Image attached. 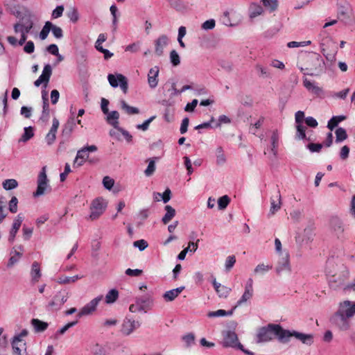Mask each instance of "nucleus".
<instances>
[{
	"label": "nucleus",
	"mask_w": 355,
	"mask_h": 355,
	"mask_svg": "<svg viewBox=\"0 0 355 355\" xmlns=\"http://www.w3.org/2000/svg\"><path fill=\"white\" fill-rule=\"evenodd\" d=\"M354 315L355 302L346 300L338 304V309L330 318V321L340 331H347L351 328L350 318Z\"/></svg>",
	"instance_id": "obj_1"
},
{
	"label": "nucleus",
	"mask_w": 355,
	"mask_h": 355,
	"mask_svg": "<svg viewBox=\"0 0 355 355\" xmlns=\"http://www.w3.org/2000/svg\"><path fill=\"white\" fill-rule=\"evenodd\" d=\"M310 66L306 68L305 75L318 76L324 73L326 70V63L318 53H313L309 58Z\"/></svg>",
	"instance_id": "obj_2"
},
{
	"label": "nucleus",
	"mask_w": 355,
	"mask_h": 355,
	"mask_svg": "<svg viewBox=\"0 0 355 355\" xmlns=\"http://www.w3.org/2000/svg\"><path fill=\"white\" fill-rule=\"evenodd\" d=\"M349 277L347 271L334 272L331 270L327 268V278L329 285L333 290L343 288L347 285L345 284Z\"/></svg>",
	"instance_id": "obj_3"
},
{
	"label": "nucleus",
	"mask_w": 355,
	"mask_h": 355,
	"mask_svg": "<svg viewBox=\"0 0 355 355\" xmlns=\"http://www.w3.org/2000/svg\"><path fill=\"white\" fill-rule=\"evenodd\" d=\"M34 25L32 15L27 12L19 19V21L14 24L13 28L16 34L26 35L31 32Z\"/></svg>",
	"instance_id": "obj_4"
},
{
	"label": "nucleus",
	"mask_w": 355,
	"mask_h": 355,
	"mask_svg": "<svg viewBox=\"0 0 355 355\" xmlns=\"http://www.w3.org/2000/svg\"><path fill=\"white\" fill-rule=\"evenodd\" d=\"M107 202L103 198L94 199L90 205V214L89 218L92 220L98 219L105 211Z\"/></svg>",
	"instance_id": "obj_5"
},
{
	"label": "nucleus",
	"mask_w": 355,
	"mask_h": 355,
	"mask_svg": "<svg viewBox=\"0 0 355 355\" xmlns=\"http://www.w3.org/2000/svg\"><path fill=\"white\" fill-rule=\"evenodd\" d=\"M140 327V321L135 320L132 317L126 316L120 326L119 331L123 336H128L132 334Z\"/></svg>",
	"instance_id": "obj_6"
},
{
	"label": "nucleus",
	"mask_w": 355,
	"mask_h": 355,
	"mask_svg": "<svg viewBox=\"0 0 355 355\" xmlns=\"http://www.w3.org/2000/svg\"><path fill=\"white\" fill-rule=\"evenodd\" d=\"M314 230L315 227L313 225H307L301 232L297 234L295 236L296 243L300 246L311 243L315 236Z\"/></svg>",
	"instance_id": "obj_7"
},
{
	"label": "nucleus",
	"mask_w": 355,
	"mask_h": 355,
	"mask_svg": "<svg viewBox=\"0 0 355 355\" xmlns=\"http://www.w3.org/2000/svg\"><path fill=\"white\" fill-rule=\"evenodd\" d=\"M222 344L225 347L238 348L245 352L243 345L239 342L238 336L234 331L227 330L223 331Z\"/></svg>",
	"instance_id": "obj_8"
},
{
	"label": "nucleus",
	"mask_w": 355,
	"mask_h": 355,
	"mask_svg": "<svg viewBox=\"0 0 355 355\" xmlns=\"http://www.w3.org/2000/svg\"><path fill=\"white\" fill-rule=\"evenodd\" d=\"M46 175V166H44L40 172L37 178V187L36 191L33 193L35 197H39L45 193L49 188Z\"/></svg>",
	"instance_id": "obj_9"
},
{
	"label": "nucleus",
	"mask_w": 355,
	"mask_h": 355,
	"mask_svg": "<svg viewBox=\"0 0 355 355\" xmlns=\"http://www.w3.org/2000/svg\"><path fill=\"white\" fill-rule=\"evenodd\" d=\"M253 295V279L252 278H249L245 284L244 292L240 299L237 301L234 309L246 304L252 298Z\"/></svg>",
	"instance_id": "obj_10"
},
{
	"label": "nucleus",
	"mask_w": 355,
	"mask_h": 355,
	"mask_svg": "<svg viewBox=\"0 0 355 355\" xmlns=\"http://www.w3.org/2000/svg\"><path fill=\"white\" fill-rule=\"evenodd\" d=\"M275 336V324H268L267 327L261 328L257 333V338L258 343L268 342Z\"/></svg>",
	"instance_id": "obj_11"
},
{
	"label": "nucleus",
	"mask_w": 355,
	"mask_h": 355,
	"mask_svg": "<svg viewBox=\"0 0 355 355\" xmlns=\"http://www.w3.org/2000/svg\"><path fill=\"white\" fill-rule=\"evenodd\" d=\"M103 296L101 295L92 299L79 311L78 313L77 314V317L80 318L83 316L92 314L96 310L97 306L103 300Z\"/></svg>",
	"instance_id": "obj_12"
},
{
	"label": "nucleus",
	"mask_w": 355,
	"mask_h": 355,
	"mask_svg": "<svg viewBox=\"0 0 355 355\" xmlns=\"http://www.w3.org/2000/svg\"><path fill=\"white\" fill-rule=\"evenodd\" d=\"M97 149L96 146L91 145L78 150L74 160V165L77 164L78 166H82L89 159V153L95 152Z\"/></svg>",
	"instance_id": "obj_13"
},
{
	"label": "nucleus",
	"mask_w": 355,
	"mask_h": 355,
	"mask_svg": "<svg viewBox=\"0 0 355 355\" xmlns=\"http://www.w3.org/2000/svg\"><path fill=\"white\" fill-rule=\"evenodd\" d=\"M107 80L110 85L112 87H117L120 86L121 89L124 93L127 92L128 90V81L126 78L120 73L116 75L109 74L107 76Z\"/></svg>",
	"instance_id": "obj_14"
},
{
	"label": "nucleus",
	"mask_w": 355,
	"mask_h": 355,
	"mask_svg": "<svg viewBox=\"0 0 355 355\" xmlns=\"http://www.w3.org/2000/svg\"><path fill=\"white\" fill-rule=\"evenodd\" d=\"M275 270L277 274H281L283 272H290L291 271L288 253H284L278 256Z\"/></svg>",
	"instance_id": "obj_15"
},
{
	"label": "nucleus",
	"mask_w": 355,
	"mask_h": 355,
	"mask_svg": "<svg viewBox=\"0 0 355 355\" xmlns=\"http://www.w3.org/2000/svg\"><path fill=\"white\" fill-rule=\"evenodd\" d=\"M303 85L304 87L313 95L319 98H324L325 92L319 87L315 82L311 81L306 78L303 79Z\"/></svg>",
	"instance_id": "obj_16"
},
{
	"label": "nucleus",
	"mask_w": 355,
	"mask_h": 355,
	"mask_svg": "<svg viewBox=\"0 0 355 355\" xmlns=\"http://www.w3.org/2000/svg\"><path fill=\"white\" fill-rule=\"evenodd\" d=\"M331 230L337 236L340 237L345 231V225L343 220L338 216H332L329 220Z\"/></svg>",
	"instance_id": "obj_17"
},
{
	"label": "nucleus",
	"mask_w": 355,
	"mask_h": 355,
	"mask_svg": "<svg viewBox=\"0 0 355 355\" xmlns=\"http://www.w3.org/2000/svg\"><path fill=\"white\" fill-rule=\"evenodd\" d=\"M304 112H296L295 114V122L297 129V138L298 139H303L306 137L305 129L306 127L304 125Z\"/></svg>",
	"instance_id": "obj_18"
},
{
	"label": "nucleus",
	"mask_w": 355,
	"mask_h": 355,
	"mask_svg": "<svg viewBox=\"0 0 355 355\" xmlns=\"http://www.w3.org/2000/svg\"><path fill=\"white\" fill-rule=\"evenodd\" d=\"M24 247L21 245L13 247L10 252V257L8 260L7 266L8 268H12L15 264H16L22 257Z\"/></svg>",
	"instance_id": "obj_19"
},
{
	"label": "nucleus",
	"mask_w": 355,
	"mask_h": 355,
	"mask_svg": "<svg viewBox=\"0 0 355 355\" xmlns=\"http://www.w3.org/2000/svg\"><path fill=\"white\" fill-rule=\"evenodd\" d=\"M69 293L66 290L59 291L53 297L52 301L49 303V306L55 308H60L68 300Z\"/></svg>",
	"instance_id": "obj_20"
},
{
	"label": "nucleus",
	"mask_w": 355,
	"mask_h": 355,
	"mask_svg": "<svg viewBox=\"0 0 355 355\" xmlns=\"http://www.w3.org/2000/svg\"><path fill=\"white\" fill-rule=\"evenodd\" d=\"M52 73V69L50 64H46L44 67L42 74L40 77L35 81L34 85L35 87H39L40 85L44 84V87H46L50 77Z\"/></svg>",
	"instance_id": "obj_21"
},
{
	"label": "nucleus",
	"mask_w": 355,
	"mask_h": 355,
	"mask_svg": "<svg viewBox=\"0 0 355 355\" xmlns=\"http://www.w3.org/2000/svg\"><path fill=\"white\" fill-rule=\"evenodd\" d=\"M12 347L14 355H27L26 343L24 340H19L17 338H13Z\"/></svg>",
	"instance_id": "obj_22"
},
{
	"label": "nucleus",
	"mask_w": 355,
	"mask_h": 355,
	"mask_svg": "<svg viewBox=\"0 0 355 355\" xmlns=\"http://www.w3.org/2000/svg\"><path fill=\"white\" fill-rule=\"evenodd\" d=\"M136 300L140 306H141L144 313L150 310L154 305V299L150 294L137 297Z\"/></svg>",
	"instance_id": "obj_23"
},
{
	"label": "nucleus",
	"mask_w": 355,
	"mask_h": 355,
	"mask_svg": "<svg viewBox=\"0 0 355 355\" xmlns=\"http://www.w3.org/2000/svg\"><path fill=\"white\" fill-rule=\"evenodd\" d=\"M168 37L166 35H161L155 41V53L160 56L163 54L164 49L168 44Z\"/></svg>",
	"instance_id": "obj_24"
},
{
	"label": "nucleus",
	"mask_w": 355,
	"mask_h": 355,
	"mask_svg": "<svg viewBox=\"0 0 355 355\" xmlns=\"http://www.w3.org/2000/svg\"><path fill=\"white\" fill-rule=\"evenodd\" d=\"M59 124L60 123L58 120L54 118L53 120L51 128L49 132L46 134L44 139L45 142L47 144V145L51 146L55 142Z\"/></svg>",
	"instance_id": "obj_25"
},
{
	"label": "nucleus",
	"mask_w": 355,
	"mask_h": 355,
	"mask_svg": "<svg viewBox=\"0 0 355 355\" xmlns=\"http://www.w3.org/2000/svg\"><path fill=\"white\" fill-rule=\"evenodd\" d=\"M295 331L284 329L281 326L275 324V336L282 343H287L291 337H293Z\"/></svg>",
	"instance_id": "obj_26"
},
{
	"label": "nucleus",
	"mask_w": 355,
	"mask_h": 355,
	"mask_svg": "<svg viewBox=\"0 0 355 355\" xmlns=\"http://www.w3.org/2000/svg\"><path fill=\"white\" fill-rule=\"evenodd\" d=\"M24 220V216L21 214H18L14 219L12 228L10 231L9 241L13 242L15 236L20 228V226Z\"/></svg>",
	"instance_id": "obj_27"
},
{
	"label": "nucleus",
	"mask_w": 355,
	"mask_h": 355,
	"mask_svg": "<svg viewBox=\"0 0 355 355\" xmlns=\"http://www.w3.org/2000/svg\"><path fill=\"white\" fill-rule=\"evenodd\" d=\"M212 284L214 288L218 294V297L220 298H226L230 295L231 292V288L222 285L220 283L216 282V279H214L212 282Z\"/></svg>",
	"instance_id": "obj_28"
},
{
	"label": "nucleus",
	"mask_w": 355,
	"mask_h": 355,
	"mask_svg": "<svg viewBox=\"0 0 355 355\" xmlns=\"http://www.w3.org/2000/svg\"><path fill=\"white\" fill-rule=\"evenodd\" d=\"M105 120L114 128L118 130L119 127V112H104Z\"/></svg>",
	"instance_id": "obj_29"
},
{
	"label": "nucleus",
	"mask_w": 355,
	"mask_h": 355,
	"mask_svg": "<svg viewBox=\"0 0 355 355\" xmlns=\"http://www.w3.org/2000/svg\"><path fill=\"white\" fill-rule=\"evenodd\" d=\"M159 69L157 66H155L149 70L148 74V83L150 88H155L157 86Z\"/></svg>",
	"instance_id": "obj_30"
},
{
	"label": "nucleus",
	"mask_w": 355,
	"mask_h": 355,
	"mask_svg": "<svg viewBox=\"0 0 355 355\" xmlns=\"http://www.w3.org/2000/svg\"><path fill=\"white\" fill-rule=\"evenodd\" d=\"M30 274L31 277V282L35 284L39 282L42 277V272L40 265L37 261H34L32 263Z\"/></svg>",
	"instance_id": "obj_31"
},
{
	"label": "nucleus",
	"mask_w": 355,
	"mask_h": 355,
	"mask_svg": "<svg viewBox=\"0 0 355 355\" xmlns=\"http://www.w3.org/2000/svg\"><path fill=\"white\" fill-rule=\"evenodd\" d=\"M281 205V195L279 191H278L275 196H272L270 198V214L274 215L279 209H280Z\"/></svg>",
	"instance_id": "obj_32"
},
{
	"label": "nucleus",
	"mask_w": 355,
	"mask_h": 355,
	"mask_svg": "<svg viewBox=\"0 0 355 355\" xmlns=\"http://www.w3.org/2000/svg\"><path fill=\"white\" fill-rule=\"evenodd\" d=\"M263 12L264 10L261 6L256 3H250L248 9V15L251 19L263 15Z\"/></svg>",
	"instance_id": "obj_33"
},
{
	"label": "nucleus",
	"mask_w": 355,
	"mask_h": 355,
	"mask_svg": "<svg viewBox=\"0 0 355 355\" xmlns=\"http://www.w3.org/2000/svg\"><path fill=\"white\" fill-rule=\"evenodd\" d=\"M184 288V286H181L168 291L164 293L163 298L166 302H172L182 293Z\"/></svg>",
	"instance_id": "obj_34"
},
{
	"label": "nucleus",
	"mask_w": 355,
	"mask_h": 355,
	"mask_svg": "<svg viewBox=\"0 0 355 355\" xmlns=\"http://www.w3.org/2000/svg\"><path fill=\"white\" fill-rule=\"evenodd\" d=\"M293 337L307 345H311L313 342V336L312 334H306L295 331Z\"/></svg>",
	"instance_id": "obj_35"
},
{
	"label": "nucleus",
	"mask_w": 355,
	"mask_h": 355,
	"mask_svg": "<svg viewBox=\"0 0 355 355\" xmlns=\"http://www.w3.org/2000/svg\"><path fill=\"white\" fill-rule=\"evenodd\" d=\"M216 163L217 165L222 166L226 162V156L222 146H218L215 150Z\"/></svg>",
	"instance_id": "obj_36"
},
{
	"label": "nucleus",
	"mask_w": 355,
	"mask_h": 355,
	"mask_svg": "<svg viewBox=\"0 0 355 355\" xmlns=\"http://www.w3.org/2000/svg\"><path fill=\"white\" fill-rule=\"evenodd\" d=\"M165 211H166V214H164V216H163L162 219V221L164 223V224H167L175 216V209L174 208H173L171 205H166L165 206V208H164Z\"/></svg>",
	"instance_id": "obj_37"
},
{
	"label": "nucleus",
	"mask_w": 355,
	"mask_h": 355,
	"mask_svg": "<svg viewBox=\"0 0 355 355\" xmlns=\"http://www.w3.org/2000/svg\"><path fill=\"white\" fill-rule=\"evenodd\" d=\"M171 190L169 189H166L163 193L157 192L153 193V199L157 202L162 199L164 203H166L171 200Z\"/></svg>",
	"instance_id": "obj_38"
},
{
	"label": "nucleus",
	"mask_w": 355,
	"mask_h": 355,
	"mask_svg": "<svg viewBox=\"0 0 355 355\" xmlns=\"http://www.w3.org/2000/svg\"><path fill=\"white\" fill-rule=\"evenodd\" d=\"M81 278L82 277L79 275H74L72 277L60 276L57 278L56 282L60 284H69L75 283L77 280Z\"/></svg>",
	"instance_id": "obj_39"
},
{
	"label": "nucleus",
	"mask_w": 355,
	"mask_h": 355,
	"mask_svg": "<svg viewBox=\"0 0 355 355\" xmlns=\"http://www.w3.org/2000/svg\"><path fill=\"white\" fill-rule=\"evenodd\" d=\"M31 324L36 332L44 331L49 326L47 322H43L39 319H33Z\"/></svg>",
	"instance_id": "obj_40"
},
{
	"label": "nucleus",
	"mask_w": 355,
	"mask_h": 355,
	"mask_svg": "<svg viewBox=\"0 0 355 355\" xmlns=\"http://www.w3.org/2000/svg\"><path fill=\"white\" fill-rule=\"evenodd\" d=\"M346 116L344 115H339L333 116L328 122L327 128L332 130L335 128L340 122L344 121Z\"/></svg>",
	"instance_id": "obj_41"
},
{
	"label": "nucleus",
	"mask_w": 355,
	"mask_h": 355,
	"mask_svg": "<svg viewBox=\"0 0 355 355\" xmlns=\"http://www.w3.org/2000/svg\"><path fill=\"white\" fill-rule=\"evenodd\" d=\"M119 297V292L116 289L110 290L105 295V300L107 304H112Z\"/></svg>",
	"instance_id": "obj_42"
},
{
	"label": "nucleus",
	"mask_w": 355,
	"mask_h": 355,
	"mask_svg": "<svg viewBox=\"0 0 355 355\" xmlns=\"http://www.w3.org/2000/svg\"><path fill=\"white\" fill-rule=\"evenodd\" d=\"M272 266L266 265L263 263L258 264L254 269V273L255 275H264L271 270Z\"/></svg>",
	"instance_id": "obj_43"
},
{
	"label": "nucleus",
	"mask_w": 355,
	"mask_h": 355,
	"mask_svg": "<svg viewBox=\"0 0 355 355\" xmlns=\"http://www.w3.org/2000/svg\"><path fill=\"white\" fill-rule=\"evenodd\" d=\"M261 1L265 8L270 12L276 10L278 7L277 0H262Z\"/></svg>",
	"instance_id": "obj_44"
},
{
	"label": "nucleus",
	"mask_w": 355,
	"mask_h": 355,
	"mask_svg": "<svg viewBox=\"0 0 355 355\" xmlns=\"http://www.w3.org/2000/svg\"><path fill=\"white\" fill-rule=\"evenodd\" d=\"M171 6L177 11L182 12L187 9V6L181 0H167Z\"/></svg>",
	"instance_id": "obj_45"
},
{
	"label": "nucleus",
	"mask_w": 355,
	"mask_h": 355,
	"mask_svg": "<svg viewBox=\"0 0 355 355\" xmlns=\"http://www.w3.org/2000/svg\"><path fill=\"white\" fill-rule=\"evenodd\" d=\"M67 16L69 19V20L73 23L77 22L79 19V14L77 8H76L75 7H71L69 8L68 12H67Z\"/></svg>",
	"instance_id": "obj_46"
},
{
	"label": "nucleus",
	"mask_w": 355,
	"mask_h": 355,
	"mask_svg": "<svg viewBox=\"0 0 355 355\" xmlns=\"http://www.w3.org/2000/svg\"><path fill=\"white\" fill-rule=\"evenodd\" d=\"M190 247H193V252H196L198 249V244H197V243L189 242L188 247L184 248L178 254V259L184 260L185 259L186 254L189 252Z\"/></svg>",
	"instance_id": "obj_47"
},
{
	"label": "nucleus",
	"mask_w": 355,
	"mask_h": 355,
	"mask_svg": "<svg viewBox=\"0 0 355 355\" xmlns=\"http://www.w3.org/2000/svg\"><path fill=\"white\" fill-rule=\"evenodd\" d=\"M53 26V24L50 21H46L44 24V26H43L42 31H40V38L42 40H44L50 31H51V28H52Z\"/></svg>",
	"instance_id": "obj_48"
},
{
	"label": "nucleus",
	"mask_w": 355,
	"mask_h": 355,
	"mask_svg": "<svg viewBox=\"0 0 355 355\" xmlns=\"http://www.w3.org/2000/svg\"><path fill=\"white\" fill-rule=\"evenodd\" d=\"M3 187L6 190H12L17 187L18 182L15 179H7L2 183Z\"/></svg>",
	"instance_id": "obj_49"
},
{
	"label": "nucleus",
	"mask_w": 355,
	"mask_h": 355,
	"mask_svg": "<svg viewBox=\"0 0 355 355\" xmlns=\"http://www.w3.org/2000/svg\"><path fill=\"white\" fill-rule=\"evenodd\" d=\"M156 166L154 159H150L148 160V165L146 169L144 171V174L147 177L151 176L155 171Z\"/></svg>",
	"instance_id": "obj_50"
},
{
	"label": "nucleus",
	"mask_w": 355,
	"mask_h": 355,
	"mask_svg": "<svg viewBox=\"0 0 355 355\" xmlns=\"http://www.w3.org/2000/svg\"><path fill=\"white\" fill-rule=\"evenodd\" d=\"M232 311L227 312L225 310L219 309L215 311H210L207 313L209 318L223 317L232 315Z\"/></svg>",
	"instance_id": "obj_51"
},
{
	"label": "nucleus",
	"mask_w": 355,
	"mask_h": 355,
	"mask_svg": "<svg viewBox=\"0 0 355 355\" xmlns=\"http://www.w3.org/2000/svg\"><path fill=\"white\" fill-rule=\"evenodd\" d=\"M170 61L174 67H177L180 64V57L175 50H172L170 52Z\"/></svg>",
	"instance_id": "obj_52"
},
{
	"label": "nucleus",
	"mask_w": 355,
	"mask_h": 355,
	"mask_svg": "<svg viewBox=\"0 0 355 355\" xmlns=\"http://www.w3.org/2000/svg\"><path fill=\"white\" fill-rule=\"evenodd\" d=\"M34 135L33 128L29 127L24 128V132L21 136V138L20 139V141L23 142H26L28 141L30 139H31Z\"/></svg>",
	"instance_id": "obj_53"
},
{
	"label": "nucleus",
	"mask_w": 355,
	"mask_h": 355,
	"mask_svg": "<svg viewBox=\"0 0 355 355\" xmlns=\"http://www.w3.org/2000/svg\"><path fill=\"white\" fill-rule=\"evenodd\" d=\"M336 141L341 142L347 137V132L344 128H339L336 130Z\"/></svg>",
	"instance_id": "obj_54"
},
{
	"label": "nucleus",
	"mask_w": 355,
	"mask_h": 355,
	"mask_svg": "<svg viewBox=\"0 0 355 355\" xmlns=\"http://www.w3.org/2000/svg\"><path fill=\"white\" fill-rule=\"evenodd\" d=\"M182 340L187 347H191L195 343V336L193 334H188L182 337Z\"/></svg>",
	"instance_id": "obj_55"
},
{
	"label": "nucleus",
	"mask_w": 355,
	"mask_h": 355,
	"mask_svg": "<svg viewBox=\"0 0 355 355\" xmlns=\"http://www.w3.org/2000/svg\"><path fill=\"white\" fill-rule=\"evenodd\" d=\"M230 198L226 195L219 198L218 200V209H225L227 207L228 204L230 203Z\"/></svg>",
	"instance_id": "obj_56"
},
{
	"label": "nucleus",
	"mask_w": 355,
	"mask_h": 355,
	"mask_svg": "<svg viewBox=\"0 0 355 355\" xmlns=\"http://www.w3.org/2000/svg\"><path fill=\"white\" fill-rule=\"evenodd\" d=\"M141 43L140 42H136L132 43L125 46V51L132 53H137L140 49Z\"/></svg>",
	"instance_id": "obj_57"
},
{
	"label": "nucleus",
	"mask_w": 355,
	"mask_h": 355,
	"mask_svg": "<svg viewBox=\"0 0 355 355\" xmlns=\"http://www.w3.org/2000/svg\"><path fill=\"white\" fill-rule=\"evenodd\" d=\"M322 53L323 55L325 57L327 62H329L331 64H334L336 61V55L337 53V51H335L332 53H326L325 49H322Z\"/></svg>",
	"instance_id": "obj_58"
},
{
	"label": "nucleus",
	"mask_w": 355,
	"mask_h": 355,
	"mask_svg": "<svg viewBox=\"0 0 355 355\" xmlns=\"http://www.w3.org/2000/svg\"><path fill=\"white\" fill-rule=\"evenodd\" d=\"M236 263V257L234 255L228 256L225 260V269L226 270H230Z\"/></svg>",
	"instance_id": "obj_59"
},
{
	"label": "nucleus",
	"mask_w": 355,
	"mask_h": 355,
	"mask_svg": "<svg viewBox=\"0 0 355 355\" xmlns=\"http://www.w3.org/2000/svg\"><path fill=\"white\" fill-rule=\"evenodd\" d=\"M17 204H18V200H17V197H15V196L12 197L11 200L9 202V205H8V209L11 213L15 214L17 211V208H18Z\"/></svg>",
	"instance_id": "obj_60"
},
{
	"label": "nucleus",
	"mask_w": 355,
	"mask_h": 355,
	"mask_svg": "<svg viewBox=\"0 0 355 355\" xmlns=\"http://www.w3.org/2000/svg\"><path fill=\"white\" fill-rule=\"evenodd\" d=\"M155 119V116H153L149 119H146L143 123L137 125L138 130L146 131L148 129L150 123Z\"/></svg>",
	"instance_id": "obj_61"
},
{
	"label": "nucleus",
	"mask_w": 355,
	"mask_h": 355,
	"mask_svg": "<svg viewBox=\"0 0 355 355\" xmlns=\"http://www.w3.org/2000/svg\"><path fill=\"white\" fill-rule=\"evenodd\" d=\"M216 26V21L214 19H210L209 20L205 21L201 25V28L203 30L208 31L212 30Z\"/></svg>",
	"instance_id": "obj_62"
},
{
	"label": "nucleus",
	"mask_w": 355,
	"mask_h": 355,
	"mask_svg": "<svg viewBox=\"0 0 355 355\" xmlns=\"http://www.w3.org/2000/svg\"><path fill=\"white\" fill-rule=\"evenodd\" d=\"M103 184L106 189L111 190L114 184V180L109 176H105L103 179Z\"/></svg>",
	"instance_id": "obj_63"
},
{
	"label": "nucleus",
	"mask_w": 355,
	"mask_h": 355,
	"mask_svg": "<svg viewBox=\"0 0 355 355\" xmlns=\"http://www.w3.org/2000/svg\"><path fill=\"white\" fill-rule=\"evenodd\" d=\"M230 119L228 116H227L226 115H221L219 116L218 120L217 121H215L214 126L218 128L222 124L230 123Z\"/></svg>",
	"instance_id": "obj_64"
}]
</instances>
